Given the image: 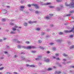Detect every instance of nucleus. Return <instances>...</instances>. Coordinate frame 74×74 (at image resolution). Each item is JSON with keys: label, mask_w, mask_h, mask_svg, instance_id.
I'll return each instance as SVG.
<instances>
[{"label": "nucleus", "mask_w": 74, "mask_h": 74, "mask_svg": "<svg viewBox=\"0 0 74 74\" xmlns=\"http://www.w3.org/2000/svg\"><path fill=\"white\" fill-rule=\"evenodd\" d=\"M65 6L66 7H74V3L73 2H72L70 5H69L67 4V3L66 2L65 3Z\"/></svg>", "instance_id": "1"}, {"label": "nucleus", "mask_w": 74, "mask_h": 74, "mask_svg": "<svg viewBox=\"0 0 74 74\" xmlns=\"http://www.w3.org/2000/svg\"><path fill=\"white\" fill-rule=\"evenodd\" d=\"M60 7H57L56 8V10H57V11H60L61 10V8H62L63 7V5H60Z\"/></svg>", "instance_id": "2"}, {"label": "nucleus", "mask_w": 74, "mask_h": 74, "mask_svg": "<svg viewBox=\"0 0 74 74\" xmlns=\"http://www.w3.org/2000/svg\"><path fill=\"white\" fill-rule=\"evenodd\" d=\"M27 49H31V48H32V49H34V48H36V47L34 46H28L27 47Z\"/></svg>", "instance_id": "3"}, {"label": "nucleus", "mask_w": 74, "mask_h": 74, "mask_svg": "<svg viewBox=\"0 0 74 74\" xmlns=\"http://www.w3.org/2000/svg\"><path fill=\"white\" fill-rule=\"evenodd\" d=\"M18 27V26H15L14 27H13L12 29L13 31L15 32L16 30V28Z\"/></svg>", "instance_id": "4"}, {"label": "nucleus", "mask_w": 74, "mask_h": 74, "mask_svg": "<svg viewBox=\"0 0 74 74\" xmlns=\"http://www.w3.org/2000/svg\"><path fill=\"white\" fill-rule=\"evenodd\" d=\"M32 5H34V6L36 8H40V7H39L37 5L32 4Z\"/></svg>", "instance_id": "5"}, {"label": "nucleus", "mask_w": 74, "mask_h": 74, "mask_svg": "<svg viewBox=\"0 0 74 74\" xmlns=\"http://www.w3.org/2000/svg\"><path fill=\"white\" fill-rule=\"evenodd\" d=\"M20 10H21L22 11L23 9H24V8H25V6H21L20 7Z\"/></svg>", "instance_id": "6"}, {"label": "nucleus", "mask_w": 74, "mask_h": 74, "mask_svg": "<svg viewBox=\"0 0 74 74\" xmlns=\"http://www.w3.org/2000/svg\"><path fill=\"white\" fill-rule=\"evenodd\" d=\"M29 23V24H32L33 23H36V21H29L28 22Z\"/></svg>", "instance_id": "7"}, {"label": "nucleus", "mask_w": 74, "mask_h": 74, "mask_svg": "<svg viewBox=\"0 0 74 74\" xmlns=\"http://www.w3.org/2000/svg\"><path fill=\"white\" fill-rule=\"evenodd\" d=\"M2 12L3 14H6V13H7V10L3 9L2 10Z\"/></svg>", "instance_id": "8"}, {"label": "nucleus", "mask_w": 74, "mask_h": 74, "mask_svg": "<svg viewBox=\"0 0 74 74\" xmlns=\"http://www.w3.org/2000/svg\"><path fill=\"white\" fill-rule=\"evenodd\" d=\"M55 74H60L61 72L60 71H56L55 72Z\"/></svg>", "instance_id": "9"}, {"label": "nucleus", "mask_w": 74, "mask_h": 74, "mask_svg": "<svg viewBox=\"0 0 74 74\" xmlns=\"http://www.w3.org/2000/svg\"><path fill=\"white\" fill-rule=\"evenodd\" d=\"M44 18L45 19H50L49 17L48 16L45 17Z\"/></svg>", "instance_id": "10"}, {"label": "nucleus", "mask_w": 74, "mask_h": 74, "mask_svg": "<svg viewBox=\"0 0 74 74\" xmlns=\"http://www.w3.org/2000/svg\"><path fill=\"white\" fill-rule=\"evenodd\" d=\"M51 3H46L44 4L43 5H51Z\"/></svg>", "instance_id": "11"}, {"label": "nucleus", "mask_w": 74, "mask_h": 74, "mask_svg": "<svg viewBox=\"0 0 74 74\" xmlns=\"http://www.w3.org/2000/svg\"><path fill=\"white\" fill-rule=\"evenodd\" d=\"M41 59V56H39L38 58H36V59L37 60H39V59Z\"/></svg>", "instance_id": "12"}, {"label": "nucleus", "mask_w": 74, "mask_h": 74, "mask_svg": "<svg viewBox=\"0 0 74 74\" xmlns=\"http://www.w3.org/2000/svg\"><path fill=\"white\" fill-rule=\"evenodd\" d=\"M62 40H56V42H62Z\"/></svg>", "instance_id": "13"}, {"label": "nucleus", "mask_w": 74, "mask_h": 74, "mask_svg": "<svg viewBox=\"0 0 74 74\" xmlns=\"http://www.w3.org/2000/svg\"><path fill=\"white\" fill-rule=\"evenodd\" d=\"M29 67H35V66H34V64L31 65H30Z\"/></svg>", "instance_id": "14"}, {"label": "nucleus", "mask_w": 74, "mask_h": 74, "mask_svg": "<svg viewBox=\"0 0 74 74\" xmlns=\"http://www.w3.org/2000/svg\"><path fill=\"white\" fill-rule=\"evenodd\" d=\"M14 32L15 31H11V32H10V33L11 34H15V33H15Z\"/></svg>", "instance_id": "15"}, {"label": "nucleus", "mask_w": 74, "mask_h": 74, "mask_svg": "<svg viewBox=\"0 0 74 74\" xmlns=\"http://www.w3.org/2000/svg\"><path fill=\"white\" fill-rule=\"evenodd\" d=\"M21 59H22V60H25V57H24L23 56H22L21 57Z\"/></svg>", "instance_id": "16"}, {"label": "nucleus", "mask_w": 74, "mask_h": 74, "mask_svg": "<svg viewBox=\"0 0 74 74\" xmlns=\"http://www.w3.org/2000/svg\"><path fill=\"white\" fill-rule=\"evenodd\" d=\"M27 6H28V7H31V6H34V5H33V4L31 5L30 4H29L27 5Z\"/></svg>", "instance_id": "17"}, {"label": "nucleus", "mask_w": 74, "mask_h": 74, "mask_svg": "<svg viewBox=\"0 0 74 74\" xmlns=\"http://www.w3.org/2000/svg\"><path fill=\"white\" fill-rule=\"evenodd\" d=\"M24 25L25 26H27V23H24Z\"/></svg>", "instance_id": "18"}, {"label": "nucleus", "mask_w": 74, "mask_h": 74, "mask_svg": "<svg viewBox=\"0 0 74 74\" xmlns=\"http://www.w3.org/2000/svg\"><path fill=\"white\" fill-rule=\"evenodd\" d=\"M45 34V32H42L41 35L44 36Z\"/></svg>", "instance_id": "19"}, {"label": "nucleus", "mask_w": 74, "mask_h": 74, "mask_svg": "<svg viewBox=\"0 0 74 74\" xmlns=\"http://www.w3.org/2000/svg\"><path fill=\"white\" fill-rule=\"evenodd\" d=\"M51 70H52V69L51 68H49L47 69V70L49 71Z\"/></svg>", "instance_id": "20"}, {"label": "nucleus", "mask_w": 74, "mask_h": 74, "mask_svg": "<svg viewBox=\"0 0 74 74\" xmlns=\"http://www.w3.org/2000/svg\"><path fill=\"white\" fill-rule=\"evenodd\" d=\"M69 37L70 38H73V35H70L69 36Z\"/></svg>", "instance_id": "21"}, {"label": "nucleus", "mask_w": 74, "mask_h": 74, "mask_svg": "<svg viewBox=\"0 0 74 74\" xmlns=\"http://www.w3.org/2000/svg\"><path fill=\"white\" fill-rule=\"evenodd\" d=\"M40 28H36V30L37 31H39V30H40Z\"/></svg>", "instance_id": "22"}, {"label": "nucleus", "mask_w": 74, "mask_h": 74, "mask_svg": "<svg viewBox=\"0 0 74 74\" xmlns=\"http://www.w3.org/2000/svg\"><path fill=\"white\" fill-rule=\"evenodd\" d=\"M63 56H67V55H66L65 53H64L63 54Z\"/></svg>", "instance_id": "23"}, {"label": "nucleus", "mask_w": 74, "mask_h": 74, "mask_svg": "<svg viewBox=\"0 0 74 74\" xmlns=\"http://www.w3.org/2000/svg\"><path fill=\"white\" fill-rule=\"evenodd\" d=\"M38 42L39 43H41V42H42V41L41 40H38Z\"/></svg>", "instance_id": "24"}, {"label": "nucleus", "mask_w": 74, "mask_h": 74, "mask_svg": "<svg viewBox=\"0 0 74 74\" xmlns=\"http://www.w3.org/2000/svg\"><path fill=\"white\" fill-rule=\"evenodd\" d=\"M49 61V59H47L45 60L46 62H48Z\"/></svg>", "instance_id": "25"}, {"label": "nucleus", "mask_w": 74, "mask_h": 74, "mask_svg": "<svg viewBox=\"0 0 74 74\" xmlns=\"http://www.w3.org/2000/svg\"><path fill=\"white\" fill-rule=\"evenodd\" d=\"M56 1L57 2H60L62 1V0H56Z\"/></svg>", "instance_id": "26"}, {"label": "nucleus", "mask_w": 74, "mask_h": 74, "mask_svg": "<svg viewBox=\"0 0 74 74\" xmlns=\"http://www.w3.org/2000/svg\"><path fill=\"white\" fill-rule=\"evenodd\" d=\"M9 25H14V24L13 23H10Z\"/></svg>", "instance_id": "27"}, {"label": "nucleus", "mask_w": 74, "mask_h": 74, "mask_svg": "<svg viewBox=\"0 0 74 74\" xmlns=\"http://www.w3.org/2000/svg\"><path fill=\"white\" fill-rule=\"evenodd\" d=\"M54 8V6H49V8Z\"/></svg>", "instance_id": "28"}, {"label": "nucleus", "mask_w": 74, "mask_h": 74, "mask_svg": "<svg viewBox=\"0 0 74 74\" xmlns=\"http://www.w3.org/2000/svg\"><path fill=\"white\" fill-rule=\"evenodd\" d=\"M4 67H1V68H0V70H3V69H4Z\"/></svg>", "instance_id": "29"}, {"label": "nucleus", "mask_w": 74, "mask_h": 74, "mask_svg": "<svg viewBox=\"0 0 74 74\" xmlns=\"http://www.w3.org/2000/svg\"><path fill=\"white\" fill-rule=\"evenodd\" d=\"M40 12H39L38 11H36L35 12V13L36 14H39Z\"/></svg>", "instance_id": "30"}, {"label": "nucleus", "mask_w": 74, "mask_h": 74, "mask_svg": "<svg viewBox=\"0 0 74 74\" xmlns=\"http://www.w3.org/2000/svg\"><path fill=\"white\" fill-rule=\"evenodd\" d=\"M73 48H74V46H72L70 48V49H73Z\"/></svg>", "instance_id": "31"}, {"label": "nucleus", "mask_w": 74, "mask_h": 74, "mask_svg": "<svg viewBox=\"0 0 74 74\" xmlns=\"http://www.w3.org/2000/svg\"><path fill=\"white\" fill-rule=\"evenodd\" d=\"M2 22H4V21H5V19H3L2 20Z\"/></svg>", "instance_id": "32"}, {"label": "nucleus", "mask_w": 74, "mask_h": 74, "mask_svg": "<svg viewBox=\"0 0 74 74\" xmlns=\"http://www.w3.org/2000/svg\"><path fill=\"white\" fill-rule=\"evenodd\" d=\"M56 60H60V59L59 58H56Z\"/></svg>", "instance_id": "33"}, {"label": "nucleus", "mask_w": 74, "mask_h": 74, "mask_svg": "<svg viewBox=\"0 0 74 74\" xmlns=\"http://www.w3.org/2000/svg\"><path fill=\"white\" fill-rule=\"evenodd\" d=\"M26 43L27 44H29L30 43V42L29 41L26 42Z\"/></svg>", "instance_id": "34"}, {"label": "nucleus", "mask_w": 74, "mask_h": 74, "mask_svg": "<svg viewBox=\"0 0 74 74\" xmlns=\"http://www.w3.org/2000/svg\"><path fill=\"white\" fill-rule=\"evenodd\" d=\"M18 48H21V46L19 45H18Z\"/></svg>", "instance_id": "35"}, {"label": "nucleus", "mask_w": 74, "mask_h": 74, "mask_svg": "<svg viewBox=\"0 0 74 74\" xmlns=\"http://www.w3.org/2000/svg\"><path fill=\"white\" fill-rule=\"evenodd\" d=\"M50 44V45H53V44H54V43H51Z\"/></svg>", "instance_id": "36"}, {"label": "nucleus", "mask_w": 74, "mask_h": 74, "mask_svg": "<svg viewBox=\"0 0 74 74\" xmlns=\"http://www.w3.org/2000/svg\"><path fill=\"white\" fill-rule=\"evenodd\" d=\"M59 55L58 54H56V56H59Z\"/></svg>", "instance_id": "37"}, {"label": "nucleus", "mask_w": 74, "mask_h": 74, "mask_svg": "<svg viewBox=\"0 0 74 74\" xmlns=\"http://www.w3.org/2000/svg\"><path fill=\"white\" fill-rule=\"evenodd\" d=\"M26 66H27V67H30V65H29V64H26Z\"/></svg>", "instance_id": "38"}, {"label": "nucleus", "mask_w": 74, "mask_h": 74, "mask_svg": "<svg viewBox=\"0 0 74 74\" xmlns=\"http://www.w3.org/2000/svg\"><path fill=\"white\" fill-rule=\"evenodd\" d=\"M39 48H41V49H42L43 48V47L42 46H40L39 47Z\"/></svg>", "instance_id": "39"}, {"label": "nucleus", "mask_w": 74, "mask_h": 74, "mask_svg": "<svg viewBox=\"0 0 74 74\" xmlns=\"http://www.w3.org/2000/svg\"><path fill=\"white\" fill-rule=\"evenodd\" d=\"M49 15H50L51 16H53V14H49Z\"/></svg>", "instance_id": "40"}, {"label": "nucleus", "mask_w": 74, "mask_h": 74, "mask_svg": "<svg viewBox=\"0 0 74 74\" xmlns=\"http://www.w3.org/2000/svg\"><path fill=\"white\" fill-rule=\"evenodd\" d=\"M31 52L32 53H35L36 52V51H32Z\"/></svg>", "instance_id": "41"}, {"label": "nucleus", "mask_w": 74, "mask_h": 74, "mask_svg": "<svg viewBox=\"0 0 74 74\" xmlns=\"http://www.w3.org/2000/svg\"><path fill=\"white\" fill-rule=\"evenodd\" d=\"M50 26L51 27H52L53 26V24H51L50 25Z\"/></svg>", "instance_id": "42"}, {"label": "nucleus", "mask_w": 74, "mask_h": 74, "mask_svg": "<svg viewBox=\"0 0 74 74\" xmlns=\"http://www.w3.org/2000/svg\"><path fill=\"white\" fill-rule=\"evenodd\" d=\"M6 74H10V73L9 72H7L6 73Z\"/></svg>", "instance_id": "43"}, {"label": "nucleus", "mask_w": 74, "mask_h": 74, "mask_svg": "<svg viewBox=\"0 0 74 74\" xmlns=\"http://www.w3.org/2000/svg\"><path fill=\"white\" fill-rule=\"evenodd\" d=\"M4 53L5 54H7L8 53L7 51H5Z\"/></svg>", "instance_id": "44"}, {"label": "nucleus", "mask_w": 74, "mask_h": 74, "mask_svg": "<svg viewBox=\"0 0 74 74\" xmlns=\"http://www.w3.org/2000/svg\"><path fill=\"white\" fill-rule=\"evenodd\" d=\"M53 50H56V48H55V47H53Z\"/></svg>", "instance_id": "45"}, {"label": "nucleus", "mask_w": 74, "mask_h": 74, "mask_svg": "<svg viewBox=\"0 0 74 74\" xmlns=\"http://www.w3.org/2000/svg\"><path fill=\"white\" fill-rule=\"evenodd\" d=\"M63 34V33L62 32H60L59 34Z\"/></svg>", "instance_id": "46"}, {"label": "nucleus", "mask_w": 74, "mask_h": 74, "mask_svg": "<svg viewBox=\"0 0 74 74\" xmlns=\"http://www.w3.org/2000/svg\"><path fill=\"white\" fill-rule=\"evenodd\" d=\"M17 28H18L19 29H20V28H21V27H17Z\"/></svg>", "instance_id": "47"}, {"label": "nucleus", "mask_w": 74, "mask_h": 74, "mask_svg": "<svg viewBox=\"0 0 74 74\" xmlns=\"http://www.w3.org/2000/svg\"><path fill=\"white\" fill-rule=\"evenodd\" d=\"M17 30L18 31V33H19L20 31H19V30H18V29H17Z\"/></svg>", "instance_id": "48"}, {"label": "nucleus", "mask_w": 74, "mask_h": 74, "mask_svg": "<svg viewBox=\"0 0 74 74\" xmlns=\"http://www.w3.org/2000/svg\"><path fill=\"white\" fill-rule=\"evenodd\" d=\"M3 41V40L1 39H0V42H1V41Z\"/></svg>", "instance_id": "49"}, {"label": "nucleus", "mask_w": 74, "mask_h": 74, "mask_svg": "<svg viewBox=\"0 0 74 74\" xmlns=\"http://www.w3.org/2000/svg\"><path fill=\"white\" fill-rule=\"evenodd\" d=\"M53 59H55L56 58L54 56H53Z\"/></svg>", "instance_id": "50"}, {"label": "nucleus", "mask_w": 74, "mask_h": 74, "mask_svg": "<svg viewBox=\"0 0 74 74\" xmlns=\"http://www.w3.org/2000/svg\"><path fill=\"white\" fill-rule=\"evenodd\" d=\"M50 52H49V51H47V53H49Z\"/></svg>", "instance_id": "51"}, {"label": "nucleus", "mask_w": 74, "mask_h": 74, "mask_svg": "<svg viewBox=\"0 0 74 74\" xmlns=\"http://www.w3.org/2000/svg\"><path fill=\"white\" fill-rule=\"evenodd\" d=\"M63 60H64V61H66V60L65 59H64Z\"/></svg>", "instance_id": "52"}, {"label": "nucleus", "mask_w": 74, "mask_h": 74, "mask_svg": "<svg viewBox=\"0 0 74 74\" xmlns=\"http://www.w3.org/2000/svg\"><path fill=\"white\" fill-rule=\"evenodd\" d=\"M16 56H16L15 55L14 56V58H16Z\"/></svg>", "instance_id": "53"}, {"label": "nucleus", "mask_w": 74, "mask_h": 74, "mask_svg": "<svg viewBox=\"0 0 74 74\" xmlns=\"http://www.w3.org/2000/svg\"><path fill=\"white\" fill-rule=\"evenodd\" d=\"M6 40V38H4L3 39V40Z\"/></svg>", "instance_id": "54"}, {"label": "nucleus", "mask_w": 74, "mask_h": 74, "mask_svg": "<svg viewBox=\"0 0 74 74\" xmlns=\"http://www.w3.org/2000/svg\"><path fill=\"white\" fill-rule=\"evenodd\" d=\"M14 74H17V73H16V72H14Z\"/></svg>", "instance_id": "55"}, {"label": "nucleus", "mask_w": 74, "mask_h": 74, "mask_svg": "<svg viewBox=\"0 0 74 74\" xmlns=\"http://www.w3.org/2000/svg\"><path fill=\"white\" fill-rule=\"evenodd\" d=\"M62 63H63V64H66L65 63H63V62H62Z\"/></svg>", "instance_id": "56"}, {"label": "nucleus", "mask_w": 74, "mask_h": 74, "mask_svg": "<svg viewBox=\"0 0 74 74\" xmlns=\"http://www.w3.org/2000/svg\"><path fill=\"white\" fill-rule=\"evenodd\" d=\"M70 14H68V15H67L66 16H70Z\"/></svg>", "instance_id": "57"}, {"label": "nucleus", "mask_w": 74, "mask_h": 74, "mask_svg": "<svg viewBox=\"0 0 74 74\" xmlns=\"http://www.w3.org/2000/svg\"><path fill=\"white\" fill-rule=\"evenodd\" d=\"M53 68H54V69H55V68H56V67L55 66H53Z\"/></svg>", "instance_id": "58"}, {"label": "nucleus", "mask_w": 74, "mask_h": 74, "mask_svg": "<svg viewBox=\"0 0 74 74\" xmlns=\"http://www.w3.org/2000/svg\"><path fill=\"white\" fill-rule=\"evenodd\" d=\"M73 11H71V12H73Z\"/></svg>", "instance_id": "59"}, {"label": "nucleus", "mask_w": 74, "mask_h": 74, "mask_svg": "<svg viewBox=\"0 0 74 74\" xmlns=\"http://www.w3.org/2000/svg\"><path fill=\"white\" fill-rule=\"evenodd\" d=\"M72 67L73 68H74V66H72Z\"/></svg>", "instance_id": "60"}, {"label": "nucleus", "mask_w": 74, "mask_h": 74, "mask_svg": "<svg viewBox=\"0 0 74 74\" xmlns=\"http://www.w3.org/2000/svg\"><path fill=\"white\" fill-rule=\"evenodd\" d=\"M43 1H47V0H43Z\"/></svg>", "instance_id": "61"}, {"label": "nucleus", "mask_w": 74, "mask_h": 74, "mask_svg": "<svg viewBox=\"0 0 74 74\" xmlns=\"http://www.w3.org/2000/svg\"><path fill=\"white\" fill-rule=\"evenodd\" d=\"M17 42H19V41H17Z\"/></svg>", "instance_id": "62"}, {"label": "nucleus", "mask_w": 74, "mask_h": 74, "mask_svg": "<svg viewBox=\"0 0 74 74\" xmlns=\"http://www.w3.org/2000/svg\"><path fill=\"white\" fill-rule=\"evenodd\" d=\"M14 21V20H11V21H12H12Z\"/></svg>", "instance_id": "63"}, {"label": "nucleus", "mask_w": 74, "mask_h": 74, "mask_svg": "<svg viewBox=\"0 0 74 74\" xmlns=\"http://www.w3.org/2000/svg\"><path fill=\"white\" fill-rule=\"evenodd\" d=\"M8 8H9V7H10V6H8Z\"/></svg>", "instance_id": "64"}]
</instances>
